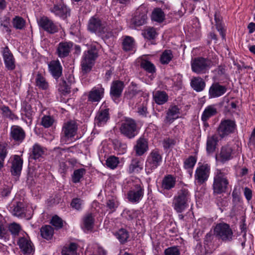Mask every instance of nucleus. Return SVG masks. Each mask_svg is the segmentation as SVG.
<instances>
[{
	"label": "nucleus",
	"mask_w": 255,
	"mask_h": 255,
	"mask_svg": "<svg viewBox=\"0 0 255 255\" xmlns=\"http://www.w3.org/2000/svg\"><path fill=\"white\" fill-rule=\"evenodd\" d=\"M217 113V110L214 105L208 106L204 110L202 115L201 119L203 122H206L209 118L216 115Z\"/></svg>",
	"instance_id": "33"
},
{
	"label": "nucleus",
	"mask_w": 255,
	"mask_h": 255,
	"mask_svg": "<svg viewBox=\"0 0 255 255\" xmlns=\"http://www.w3.org/2000/svg\"><path fill=\"white\" fill-rule=\"evenodd\" d=\"M94 218L92 214H88L84 219V225L87 230H91L94 226Z\"/></svg>",
	"instance_id": "49"
},
{
	"label": "nucleus",
	"mask_w": 255,
	"mask_h": 255,
	"mask_svg": "<svg viewBox=\"0 0 255 255\" xmlns=\"http://www.w3.org/2000/svg\"><path fill=\"white\" fill-rule=\"evenodd\" d=\"M10 172L13 176H19L22 170L23 160L17 155L13 156L11 162Z\"/></svg>",
	"instance_id": "22"
},
{
	"label": "nucleus",
	"mask_w": 255,
	"mask_h": 255,
	"mask_svg": "<svg viewBox=\"0 0 255 255\" xmlns=\"http://www.w3.org/2000/svg\"><path fill=\"white\" fill-rule=\"evenodd\" d=\"M215 236L224 242H230L233 240L234 233L230 225L227 223L217 224L214 230Z\"/></svg>",
	"instance_id": "4"
},
{
	"label": "nucleus",
	"mask_w": 255,
	"mask_h": 255,
	"mask_svg": "<svg viewBox=\"0 0 255 255\" xmlns=\"http://www.w3.org/2000/svg\"><path fill=\"white\" fill-rule=\"evenodd\" d=\"M134 149L136 154L138 156L142 155L148 149V142L145 138L140 137L136 141Z\"/></svg>",
	"instance_id": "27"
},
{
	"label": "nucleus",
	"mask_w": 255,
	"mask_h": 255,
	"mask_svg": "<svg viewBox=\"0 0 255 255\" xmlns=\"http://www.w3.org/2000/svg\"><path fill=\"white\" fill-rule=\"evenodd\" d=\"M190 201V194L188 189L182 188L173 198L172 205L174 210L181 213L187 207Z\"/></svg>",
	"instance_id": "2"
},
{
	"label": "nucleus",
	"mask_w": 255,
	"mask_h": 255,
	"mask_svg": "<svg viewBox=\"0 0 255 255\" xmlns=\"http://www.w3.org/2000/svg\"><path fill=\"white\" fill-rule=\"evenodd\" d=\"M12 23L15 29L22 30L25 27V20L22 17L16 16L13 18Z\"/></svg>",
	"instance_id": "44"
},
{
	"label": "nucleus",
	"mask_w": 255,
	"mask_h": 255,
	"mask_svg": "<svg viewBox=\"0 0 255 255\" xmlns=\"http://www.w3.org/2000/svg\"><path fill=\"white\" fill-rule=\"evenodd\" d=\"M48 69L51 74L56 79L62 75V67L58 60L51 61L48 64Z\"/></svg>",
	"instance_id": "26"
},
{
	"label": "nucleus",
	"mask_w": 255,
	"mask_h": 255,
	"mask_svg": "<svg viewBox=\"0 0 255 255\" xmlns=\"http://www.w3.org/2000/svg\"><path fill=\"white\" fill-rule=\"evenodd\" d=\"M9 20L10 18L8 17L4 16L0 22V25L3 28V31L8 33L11 31V30L9 28Z\"/></svg>",
	"instance_id": "57"
},
{
	"label": "nucleus",
	"mask_w": 255,
	"mask_h": 255,
	"mask_svg": "<svg viewBox=\"0 0 255 255\" xmlns=\"http://www.w3.org/2000/svg\"><path fill=\"white\" fill-rule=\"evenodd\" d=\"M147 9L144 6H139L136 10L131 22L136 26L144 24L146 22Z\"/></svg>",
	"instance_id": "12"
},
{
	"label": "nucleus",
	"mask_w": 255,
	"mask_h": 255,
	"mask_svg": "<svg viewBox=\"0 0 255 255\" xmlns=\"http://www.w3.org/2000/svg\"><path fill=\"white\" fill-rule=\"evenodd\" d=\"M2 54L5 67L8 70H13L15 69V59L13 54L7 46L2 48Z\"/></svg>",
	"instance_id": "16"
},
{
	"label": "nucleus",
	"mask_w": 255,
	"mask_h": 255,
	"mask_svg": "<svg viewBox=\"0 0 255 255\" xmlns=\"http://www.w3.org/2000/svg\"><path fill=\"white\" fill-rule=\"evenodd\" d=\"M98 56V50L95 46H91L84 52L81 61L82 70L83 73H87L91 70Z\"/></svg>",
	"instance_id": "3"
},
{
	"label": "nucleus",
	"mask_w": 255,
	"mask_h": 255,
	"mask_svg": "<svg viewBox=\"0 0 255 255\" xmlns=\"http://www.w3.org/2000/svg\"><path fill=\"white\" fill-rule=\"evenodd\" d=\"M236 124L234 121L231 120H225L220 123L217 132L221 138L234 133L236 129Z\"/></svg>",
	"instance_id": "10"
},
{
	"label": "nucleus",
	"mask_w": 255,
	"mask_h": 255,
	"mask_svg": "<svg viewBox=\"0 0 255 255\" xmlns=\"http://www.w3.org/2000/svg\"><path fill=\"white\" fill-rule=\"evenodd\" d=\"M50 223L55 227L56 230L62 228L63 226V220L57 215H55L52 218Z\"/></svg>",
	"instance_id": "54"
},
{
	"label": "nucleus",
	"mask_w": 255,
	"mask_h": 255,
	"mask_svg": "<svg viewBox=\"0 0 255 255\" xmlns=\"http://www.w3.org/2000/svg\"><path fill=\"white\" fill-rule=\"evenodd\" d=\"M233 149L231 146L227 144L221 148L220 152L216 155L217 161L224 163L233 158Z\"/></svg>",
	"instance_id": "15"
},
{
	"label": "nucleus",
	"mask_w": 255,
	"mask_h": 255,
	"mask_svg": "<svg viewBox=\"0 0 255 255\" xmlns=\"http://www.w3.org/2000/svg\"><path fill=\"white\" fill-rule=\"evenodd\" d=\"M164 255H180V253L178 247L173 246L164 250Z\"/></svg>",
	"instance_id": "58"
},
{
	"label": "nucleus",
	"mask_w": 255,
	"mask_h": 255,
	"mask_svg": "<svg viewBox=\"0 0 255 255\" xmlns=\"http://www.w3.org/2000/svg\"><path fill=\"white\" fill-rule=\"evenodd\" d=\"M137 112L140 115L145 117H146L148 113L146 106L143 104L141 105L139 107H138Z\"/></svg>",
	"instance_id": "64"
},
{
	"label": "nucleus",
	"mask_w": 255,
	"mask_h": 255,
	"mask_svg": "<svg viewBox=\"0 0 255 255\" xmlns=\"http://www.w3.org/2000/svg\"><path fill=\"white\" fill-rule=\"evenodd\" d=\"M197 161V158L193 156H190L184 161V168L186 169H192Z\"/></svg>",
	"instance_id": "52"
},
{
	"label": "nucleus",
	"mask_w": 255,
	"mask_h": 255,
	"mask_svg": "<svg viewBox=\"0 0 255 255\" xmlns=\"http://www.w3.org/2000/svg\"><path fill=\"white\" fill-rule=\"evenodd\" d=\"M107 207L113 212L115 211L118 206V203L114 199L108 200L107 202Z\"/></svg>",
	"instance_id": "62"
},
{
	"label": "nucleus",
	"mask_w": 255,
	"mask_h": 255,
	"mask_svg": "<svg viewBox=\"0 0 255 255\" xmlns=\"http://www.w3.org/2000/svg\"><path fill=\"white\" fill-rule=\"evenodd\" d=\"M0 109L2 112L3 117L11 120L18 119V117L11 112L8 107L3 106Z\"/></svg>",
	"instance_id": "47"
},
{
	"label": "nucleus",
	"mask_w": 255,
	"mask_h": 255,
	"mask_svg": "<svg viewBox=\"0 0 255 255\" xmlns=\"http://www.w3.org/2000/svg\"><path fill=\"white\" fill-rule=\"evenodd\" d=\"M44 153V148L38 144H35L32 148V153L30 154L31 158L34 159H38L41 157Z\"/></svg>",
	"instance_id": "40"
},
{
	"label": "nucleus",
	"mask_w": 255,
	"mask_h": 255,
	"mask_svg": "<svg viewBox=\"0 0 255 255\" xmlns=\"http://www.w3.org/2000/svg\"><path fill=\"white\" fill-rule=\"evenodd\" d=\"M165 17V14L162 10L160 8H155L152 12L151 19L152 20L158 23L162 22Z\"/></svg>",
	"instance_id": "34"
},
{
	"label": "nucleus",
	"mask_w": 255,
	"mask_h": 255,
	"mask_svg": "<svg viewBox=\"0 0 255 255\" xmlns=\"http://www.w3.org/2000/svg\"><path fill=\"white\" fill-rule=\"evenodd\" d=\"M175 178L171 175H167L163 179L162 187L164 189L169 190L175 186Z\"/></svg>",
	"instance_id": "32"
},
{
	"label": "nucleus",
	"mask_w": 255,
	"mask_h": 255,
	"mask_svg": "<svg viewBox=\"0 0 255 255\" xmlns=\"http://www.w3.org/2000/svg\"><path fill=\"white\" fill-rule=\"evenodd\" d=\"M124 87V83L122 81L116 80L112 82L110 89V95L114 101L121 96Z\"/></svg>",
	"instance_id": "19"
},
{
	"label": "nucleus",
	"mask_w": 255,
	"mask_h": 255,
	"mask_svg": "<svg viewBox=\"0 0 255 255\" xmlns=\"http://www.w3.org/2000/svg\"><path fill=\"white\" fill-rule=\"evenodd\" d=\"M17 245L21 252L24 255H31L34 252V247L31 240L25 237H20L17 241Z\"/></svg>",
	"instance_id": "14"
},
{
	"label": "nucleus",
	"mask_w": 255,
	"mask_h": 255,
	"mask_svg": "<svg viewBox=\"0 0 255 255\" xmlns=\"http://www.w3.org/2000/svg\"><path fill=\"white\" fill-rule=\"evenodd\" d=\"M21 229L20 225L17 223H13L9 225L8 230L14 235H17Z\"/></svg>",
	"instance_id": "59"
},
{
	"label": "nucleus",
	"mask_w": 255,
	"mask_h": 255,
	"mask_svg": "<svg viewBox=\"0 0 255 255\" xmlns=\"http://www.w3.org/2000/svg\"><path fill=\"white\" fill-rule=\"evenodd\" d=\"M22 112V114L25 115V116L30 121L29 123H31L32 120V116L33 112L32 110L30 105L26 102L23 103Z\"/></svg>",
	"instance_id": "45"
},
{
	"label": "nucleus",
	"mask_w": 255,
	"mask_h": 255,
	"mask_svg": "<svg viewBox=\"0 0 255 255\" xmlns=\"http://www.w3.org/2000/svg\"><path fill=\"white\" fill-rule=\"evenodd\" d=\"M211 172V166L207 163H199L194 175L195 182L198 185H203L208 180Z\"/></svg>",
	"instance_id": "6"
},
{
	"label": "nucleus",
	"mask_w": 255,
	"mask_h": 255,
	"mask_svg": "<svg viewBox=\"0 0 255 255\" xmlns=\"http://www.w3.org/2000/svg\"><path fill=\"white\" fill-rule=\"evenodd\" d=\"M105 26L101 19L96 16L92 17L89 20L88 29L92 32H104Z\"/></svg>",
	"instance_id": "18"
},
{
	"label": "nucleus",
	"mask_w": 255,
	"mask_h": 255,
	"mask_svg": "<svg viewBox=\"0 0 255 255\" xmlns=\"http://www.w3.org/2000/svg\"><path fill=\"white\" fill-rule=\"evenodd\" d=\"M5 221L3 217L0 214V238L4 237L6 233V230L4 226Z\"/></svg>",
	"instance_id": "61"
},
{
	"label": "nucleus",
	"mask_w": 255,
	"mask_h": 255,
	"mask_svg": "<svg viewBox=\"0 0 255 255\" xmlns=\"http://www.w3.org/2000/svg\"><path fill=\"white\" fill-rule=\"evenodd\" d=\"M173 57L172 52L171 50H164L160 56V61L162 64H167Z\"/></svg>",
	"instance_id": "42"
},
{
	"label": "nucleus",
	"mask_w": 255,
	"mask_h": 255,
	"mask_svg": "<svg viewBox=\"0 0 255 255\" xmlns=\"http://www.w3.org/2000/svg\"><path fill=\"white\" fill-rule=\"evenodd\" d=\"M25 137L24 130L19 126H13L10 129V137L15 141L21 142Z\"/></svg>",
	"instance_id": "23"
},
{
	"label": "nucleus",
	"mask_w": 255,
	"mask_h": 255,
	"mask_svg": "<svg viewBox=\"0 0 255 255\" xmlns=\"http://www.w3.org/2000/svg\"><path fill=\"white\" fill-rule=\"evenodd\" d=\"M142 34L145 38L148 40H151L155 38L157 33L155 28L153 27H149L144 30Z\"/></svg>",
	"instance_id": "53"
},
{
	"label": "nucleus",
	"mask_w": 255,
	"mask_h": 255,
	"mask_svg": "<svg viewBox=\"0 0 255 255\" xmlns=\"http://www.w3.org/2000/svg\"><path fill=\"white\" fill-rule=\"evenodd\" d=\"M227 90L226 86L220 85L219 83H214L209 90L210 98H215L223 95Z\"/></svg>",
	"instance_id": "20"
},
{
	"label": "nucleus",
	"mask_w": 255,
	"mask_h": 255,
	"mask_svg": "<svg viewBox=\"0 0 255 255\" xmlns=\"http://www.w3.org/2000/svg\"><path fill=\"white\" fill-rule=\"evenodd\" d=\"M192 71L198 74L206 73L212 66L211 60L202 57H196L191 62Z\"/></svg>",
	"instance_id": "5"
},
{
	"label": "nucleus",
	"mask_w": 255,
	"mask_h": 255,
	"mask_svg": "<svg viewBox=\"0 0 255 255\" xmlns=\"http://www.w3.org/2000/svg\"><path fill=\"white\" fill-rule=\"evenodd\" d=\"M121 133L129 139L134 137L138 132L137 125L135 121L131 119H126L120 128Z\"/></svg>",
	"instance_id": "7"
},
{
	"label": "nucleus",
	"mask_w": 255,
	"mask_h": 255,
	"mask_svg": "<svg viewBox=\"0 0 255 255\" xmlns=\"http://www.w3.org/2000/svg\"><path fill=\"white\" fill-rule=\"evenodd\" d=\"M214 16L216 28L224 38L225 36V34L223 31V28L222 24V17L219 13L217 12L215 13Z\"/></svg>",
	"instance_id": "46"
},
{
	"label": "nucleus",
	"mask_w": 255,
	"mask_h": 255,
	"mask_svg": "<svg viewBox=\"0 0 255 255\" xmlns=\"http://www.w3.org/2000/svg\"><path fill=\"white\" fill-rule=\"evenodd\" d=\"M168 95L164 91H157L153 94L155 102L158 105H162L167 101Z\"/></svg>",
	"instance_id": "35"
},
{
	"label": "nucleus",
	"mask_w": 255,
	"mask_h": 255,
	"mask_svg": "<svg viewBox=\"0 0 255 255\" xmlns=\"http://www.w3.org/2000/svg\"><path fill=\"white\" fill-rule=\"evenodd\" d=\"M144 191L143 186L141 184H134L127 193L128 201L132 203H138L143 197Z\"/></svg>",
	"instance_id": "11"
},
{
	"label": "nucleus",
	"mask_w": 255,
	"mask_h": 255,
	"mask_svg": "<svg viewBox=\"0 0 255 255\" xmlns=\"http://www.w3.org/2000/svg\"><path fill=\"white\" fill-rule=\"evenodd\" d=\"M162 156L158 149L153 150L148 155L145 164L147 173H149L159 166L162 161Z\"/></svg>",
	"instance_id": "8"
},
{
	"label": "nucleus",
	"mask_w": 255,
	"mask_h": 255,
	"mask_svg": "<svg viewBox=\"0 0 255 255\" xmlns=\"http://www.w3.org/2000/svg\"><path fill=\"white\" fill-rule=\"evenodd\" d=\"M38 24L40 28L49 34H54L58 31V27L54 22L46 16L41 17Z\"/></svg>",
	"instance_id": "13"
},
{
	"label": "nucleus",
	"mask_w": 255,
	"mask_h": 255,
	"mask_svg": "<svg viewBox=\"0 0 255 255\" xmlns=\"http://www.w3.org/2000/svg\"><path fill=\"white\" fill-rule=\"evenodd\" d=\"M104 94V88L101 85L94 87L89 93L88 101L91 102H98L102 99Z\"/></svg>",
	"instance_id": "21"
},
{
	"label": "nucleus",
	"mask_w": 255,
	"mask_h": 255,
	"mask_svg": "<svg viewBox=\"0 0 255 255\" xmlns=\"http://www.w3.org/2000/svg\"><path fill=\"white\" fill-rule=\"evenodd\" d=\"M110 119L108 109H101L95 118V124L99 127L105 125Z\"/></svg>",
	"instance_id": "24"
},
{
	"label": "nucleus",
	"mask_w": 255,
	"mask_h": 255,
	"mask_svg": "<svg viewBox=\"0 0 255 255\" xmlns=\"http://www.w3.org/2000/svg\"><path fill=\"white\" fill-rule=\"evenodd\" d=\"M179 109L177 106H171L168 109L166 116V123H171L178 117Z\"/></svg>",
	"instance_id": "29"
},
{
	"label": "nucleus",
	"mask_w": 255,
	"mask_h": 255,
	"mask_svg": "<svg viewBox=\"0 0 255 255\" xmlns=\"http://www.w3.org/2000/svg\"><path fill=\"white\" fill-rule=\"evenodd\" d=\"M25 208L21 202H16L10 207V211L14 216L22 217L25 215Z\"/></svg>",
	"instance_id": "28"
},
{
	"label": "nucleus",
	"mask_w": 255,
	"mask_h": 255,
	"mask_svg": "<svg viewBox=\"0 0 255 255\" xmlns=\"http://www.w3.org/2000/svg\"><path fill=\"white\" fill-rule=\"evenodd\" d=\"M140 66L148 73H153L155 72V67L154 64L148 60H142L140 63Z\"/></svg>",
	"instance_id": "48"
},
{
	"label": "nucleus",
	"mask_w": 255,
	"mask_h": 255,
	"mask_svg": "<svg viewBox=\"0 0 255 255\" xmlns=\"http://www.w3.org/2000/svg\"><path fill=\"white\" fill-rule=\"evenodd\" d=\"M82 202V200H81V199L76 198L72 200L71 203V206L73 208L77 210H79L81 209Z\"/></svg>",
	"instance_id": "60"
},
{
	"label": "nucleus",
	"mask_w": 255,
	"mask_h": 255,
	"mask_svg": "<svg viewBox=\"0 0 255 255\" xmlns=\"http://www.w3.org/2000/svg\"><path fill=\"white\" fill-rule=\"evenodd\" d=\"M78 125L74 121H68L63 125L61 141L66 143L67 140L74 137L77 133Z\"/></svg>",
	"instance_id": "9"
},
{
	"label": "nucleus",
	"mask_w": 255,
	"mask_h": 255,
	"mask_svg": "<svg viewBox=\"0 0 255 255\" xmlns=\"http://www.w3.org/2000/svg\"><path fill=\"white\" fill-rule=\"evenodd\" d=\"M12 186L5 184L0 185V197L5 198L8 197L10 193Z\"/></svg>",
	"instance_id": "51"
},
{
	"label": "nucleus",
	"mask_w": 255,
	"mask_h": 255,
	"mask_svg": "<svg viewBox=\"0 0 255 255\" xmlns=\"http://www.w3.org/2000/svg\"><path fill=\"white\" fill-rule=\"evenodd\" d=\"M143 169V164L140 159H133L129 166V173L139 172Z\"/></svg>",
	"instance_id": "36"
},
{
	"label": "nucleus",
	"mask_w": 255,
	"mask_h": 255,
	"mask_svg": "<svg viewBox=\"0 0 255 255\" xmlns=\"http://www.w3.org/2000/svg\"><path fill=\"white\" fill-rule=\"evenodd\" d=\"M35 84L39 89L45 90L48 88L49 84L45 78L38 72L35 78Z\"/></svg>",
	"instance_id": "38"
},
{
	"label": "nucleus",
	"mask_w": 255,
	"mask_h": 255,
	"mask_svg": "<svg viewBox=\"0 0 255 255\" xmlns=\"http://www.w3.org/2000/svg\"><path fill=\"white\" fill-rule=\"evenodd\" d=\"M205 86V82L200 77H193L191 81V86L196 92L203 91Z\"/></svg>",
	"instance_id": "30"
},
{
	"label": "nucleus",
	"mask_w": 255,
	"mask_h": 255,
	"mask_svg": "<svg viewBox=\"0 0 255 255\" xmlns=\"http://www.w3.org/2000/svg\"><path fill=\"white\" fill-rule=\"evenodd\" d=\"M115 236L122 244H125L129 238V233L128 231L124 229H121L115 234Z\"/></svg>",
	"instance_id": "41"
},
{
	"label": "nucleus",
	"mask_w": 255,
	"mask_h": 255,
	"mask_svg": "<svg viewBox=\"0 0 255 255\" xmlns=\"http://www.w3.org/2000/svg\"><path fill=\"white\" fill-rule=\"evenodd\" d=\"M86 173V170L84 168H80L75 170L72 175V181L75 183H78L80 179L83 177Z\"/></svg>",
	"instance_id": "50"
},
{
	"label": "nucleus",
	"mask_w": 255,
	"mask_h": 255,
	"mask_svg": "<svg viewBox=\"0 0 255 255\" xmlns=\"http://www.w3.org/2000/svg\"><path fill=\"white\" fill-rule=\"evenodd\" d=\"M50 11L63 19L70 15L69 9L63 3L54 5L50 8Z\"/></svg>",
	"instance_id": "25"
},
{
	"label": "nucleus",
	"mask_w": 255,
	"mask_h": 255,
	"mask_svg": "<svg viewBox=\"0 0 255 255\" xmlns=\"http://www.w3.org/2000/svg\"><path fill=\"white\" fill-rule=\"evenodd\" d=\"M134 41L133 38L126 36L123 41V48L126 51L132 50L134 47Z\"/></svg>",
	"instance_id": "43"
},
{
	"label": "nucleus",
	"mask_w": 255,
	"mask_h": 255,
	"mask_svg": "<svg viewBox=\"0 0 255 255\" xmlns=\"http://www.w3.org/2000/svg\"><path fill=\"white\" fill-rule=\"evenodd\" d=\"M40 233L42 238L48 240L52 238L54 230L51 226L45 225L41 227Z\"/></svg>",
	"instance_id": "39"
},
{
	"label": "nucleus",
	"mask_w": 255,
	"mask_h": 255,
	"mask_svg": "<svg viewBox=\"0 0 255 255\" xmlns=\"http://www.w3.org/2000/svg\"><path fill=\"white\" fill-rule=\"evenodd\" d=\"M229 181L226 173L218 169L213 178V190L214 194L225 193L228 189Z\"/></svg>",
	"instance_id": "1"
},
{
	"label": "nucleus",
	"mask_w": 255,
	"mask_h": 255,
	"mask_svg": "<svg viewBox=\"0 0 255 255\" xmlns=\"http://www.w3.org/2000/svg\"><path fill=\"white\" fill-rule=\"evenodd\" d=\"M140 92V90L138 88L137 85L132 82L128 87V91L125 93V97L128 99H131Z\"/></svg>",
	"instance_id": "37"
},
{
	"label": "nucleus",
	"mask_w": 255,
	"mask_h": 255,
	"mask_svg": "<svg viewBox=\"0 0 255 255\" xmlns=\"http://www.w3.org/2000/svg\"><path fill=\"white\" fill-rule=\"evenodd\" d=\"M175 144V141L170 138L165 139L163 142V146L165 149H168Z\"/></svg>",
	"instance_id": "63"
},
{
	"label": "nucleus",
	"mask_w": 255,
	"mask_h": 255,
	"mask_svg": "<svg viewBox=\"0 0 255 255\" xmlns=\"http://www.w3.org/2000/svg\"><path fill=\"white\" fill-rule=\"evenodd\" d=\"M119 163V161L118 158L114 156H110L106 160L107 166L113 169L116 168Z\"/></svg>",
	"instance_id": "55"
},
{
	"label": "nucleus",
	"mask_w": 255,
	"mask_h": 255,
	"mask_svg": "<svg viewBox=\"0 0 255 255\" xmlns=\"http://www.w3.org/2000/svg\"><path fill=\"white\" fill-rule=\"evenodd\" d=\"M73 44L72 42H61L56 49V54L60 58L67 57L71 52Z\"/></svg>",
	"instance_id": "17"
},
{
	"label": "nucleus",
	"mask_w": 255,
	"mask_h": 255,
	"mask_svg": "<svg viewBox=\"0 0 255 255\" xmlns=\"http://www.w3.org/2000/svg\"><path fill=\"white\" fill-rule=\"evenodd\" d=\"M218 142V137L216 135L208 137L206 143V151L208 153H213L215 151Z\"/></svg>",
	"instance_id": "31"
},
{
	"label": "nucleus",
	"mask_w": 255,
	"mask_h": 255,
	"mask_svg": "<svg viewBox=\"0 0 255 255\" xmlns=\"http://www.w3.org/2000/svg\"><path fill=\"white\" fill-rule=\"evenodd\" d=\"M53 118L50 116H44L41 119V125L44 128H48L52 126L54 123Z\"/></svg>",
	"instance_id": "56"
}]
</instances>
